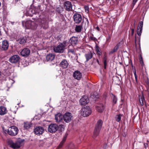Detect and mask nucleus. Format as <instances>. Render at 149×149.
I'll list each match as a JSON object with an SVG mask.
<instances>
[{
	"instance_id": "1",
	"label": "nucleus",
	"mask_w": 149,
	"mask_h": 149,
	"mask_svg": "<svg viewBox=\"0 0 149 149\" xmlns=\"http://www.w3.org/2000/svg\"><path fill=\"white\" fill-rule=\"evenodd\" d=\"M24 141V139H20L16 141L15 142L10 140L8 142L9 146L14 149H17L19 148L22 143Z\"/></svg>"
},
{
	"instance_id": "2",
	"label": "nucleus",
	"mask_w": 149,
	"mask_h": 149,
	"mask_svg": "<svg viewBox=\"0 0 149 149\" xmlns=\"http://www.w3.org/2000/svg\"><path fill=\"white\" fill-rule=\"evenodd\" d=\"M22 24L23 26L26 29H34L37 27V25L34 22L31 20L22 21Z\"/></svg>"
},
{
	"instance_id": "3",
	"label": "nucleus",
	"mask_w": 149,
	"mask_h": 149,
	"mask_svg": "<svg viewBox=\"0 0 149 149\" xmlns=\"http://www.w3.org/2000/svg\"><path fill=\"white\" fill-rule=\"evenodd\" d=\"M103 122H97L95 125L93 135V138H96L99 134L102 126Z\"/></svg>"
},
{
	"instance_id": "4",
	"label": "nucleus",
	"mask_w": 149,
	"mask_h": 149,
	"mask_svg": "<svg viewBox=\"0 0 149 149\" xmlns=\"http://www.w3.org/2000/svg\"><path fill=\"white\" fill-rule=\"evenodd\" d=\"M66 45V43L65 42L61 43L57 46L54 47V51L56 52H63L65 49Z\"/></svg>"
},
{
	"instance_id": "5",
	"label": "nucleus",
	"mask_w": 149,
	"mask_h": 149,
	"mask_svg": "<svg viewBox=\"0 0 149 149\" xmlns=\"http://www.w3.org/2000/svg\"><path fill=\"white\" fill-rule=\"evenodd\" d=\"M19 131L18 128L14 126H12L8 130V133L11 136L16 135Z\"/></svg>"
},
{
	"instance_id": "6",
	"label": "nucleus",
	"mask_w": 149,
	"mask_h": 149,
	"mask_svg": "<svg viewBox=\"0 0 149 149\" xmlns=\"http://www.w3.org/2000/svg\"><path fill=\"white\" fill-rule=\"evenodd\" d=\"M82 115L84 117L88 116L91 113L92 111L90 108L88 106H86L82 109Z\"/></svg>"
},
{
	"instance_id": "7",
	"label": "nucleus",
	"mask_w": 149,
	"mask_h": 149,
	"mask_svg": "<svg viewBox=\"0 0 149 149\" xmlns=\"http://www.w3.org/2000/svg\"><path fill=\"white\" fill-rule=\"evenodd\" d=\"M58 125L56 124H52L49 125L48 132L51 133H55L57 131Z\"/></svg>"
},
{
	"instance_id": "8",
	"label": "nucleus",
	"mask_w": 149,
	"mask_h": 149,
	"mask_svg": "<svg viewBox=\"0 0 149 149\" xmlns=\"http://www.w3.org/2000/svg\"><path fill=\"white\" fill-rule=\"evenodd\" d=\"M33 131L38 136H40L44 132L45 130L42 127L37 126L34 129Z\"/></svg>"
},
{
	"instance_id": "9",
	"label": "nucleus",
	"mask_w": 149,
	"mask_h": 149,
	"mask_svg": "<svg viewBox=\"0 0 149 149\" xmlns=\"http://www.w3.org/2000/svg\"><path fill=\"white\" fill-rule=\"evenodd\" d=\"M40 11V6L38 5V6H35L34 9L32 10V9H30L28 11L29 15L31 16L32 14H37L39 13Z\"/></svg>"
},
{
	"instance_id": "10",
	"label": "nucleus",
	"mask_w": 149,
	"mask_h": 149,
	"mask_svg": "<svg viewBox=\"0 0 149 149\" xmlns=\"http://www.w3.org/2000/svg\"><path fill=\"white\" fill-rule=\"evenodd\" d=\"M73 18L74 21L77 24L80 23L82 20L81 15L78 13L74 14L73 15Z\"/></svg>"
},
{
	"instance_id": "11",
	"label": "nucleus",
	"mask_w": 149,
	"mask_h": 149,
	"mask_svg": "<svg viewBox=\"0 0 149 149\" xmlns=\"http://www.w3.org/2000/svg\"><path fill=\"white\" fill-rule=\"evenodd\" d=\"M89 101L88 97L86 96H84L80 99V103L81 105H85Z\"/></svg>"
},
{
	"instance_id": "12",
	"label": "nucleus",
	"mask_w": 149,
	"mask_h": 149,
	"mask_svg": "<svg viewBox=\"0 0 149 149\" xmlns=\"http://www.w3.org/2000/svg\"><path fill=\"white\" fill-rule=\"evenodd\" d=\"M72 118V114L69 112H66L63 116V118L65 121H70Z\"/></svg>"
},
{
	"instance_id": "13",
	"label": "nucleus",
	"mask_w": 149,
	"mask_h": 149,
	"mask_svg": "<svg viewBox=\"0 0 149 149\" xmlns=\"http://www.w3.org/2000/svg\"><path fill=\"white\" fill-rule=\"evenodd\" d=\"M74 78L78 80H80L82 78V75L81 73L78 70L75 71L73 73Z\"/></svg>"
},
{
	"instance_id": "14",
	"label": "nucleus",
	"mask_w": 149,
	"mask_h": 149,
	"mask_svg": "<svg viewBox=\"0 0 149 149\" xmlns=\"http://www.w3.org/2000/svg\"><path fill=\"white\" fill-rule=\"evenodd\" d=\"M19 58L18 55H14L10 58L9 61L12 63H16L19 61Z\"/></svg>"
},
{
	"instance_id": "15",
	"label": "nucleus",
	"mask_w": 149,
	"mask_h": 149,
	"mask_svg": "<svg viewBox=\"0 0 149 149\" xmlns=\"http://www.w3.org/2000/svg\"><path fill=\"white\" fill-rule=\"evenodd\" d=\"M64 6L66 10L70 11L72 10V5L70 2L68 1L65 2L64 3Z\"/></svg>"
},
{
	"instance_id": "16",
	"label": "nucleus",
	"mask_w": 149,
	"mask_h": 149,
	"mask_svg": "<svg viewBox=\"0 0 149 149\" xmlns=\"http://www.w3.org/2000/svg\"><path fill=\"white\" fill-rule=\"evenodd\" d=\"M30 51L28 48H24L20 52L21 55L23 56L26 57L30 54Z\"/></svg>"
},
{
	"instance_id": "17",
	"label": "nucleus",
	"mask_w": 149,
	"mask_h": 149,
	"mask_svg": "<svg viewBox=\"0 0 149 149\" xmlns=\"http://www.w3.org/2000/svg\"><path fill=\"white\" fill-rule=\"evenodd\" d=\"M9 47L8 42L6 40H4L2 42L1 49L2 50L6 51L8 49Z\"/></svg>"
},
{
	"instance_id": "18",
	"label": "nucleus",
	"mask_w": 149,
	"mask_h": 149,
	"mask_svg": "<svg viewBox=\"0 0 149 149\" xmlns=\"http://www.w3.org/2000/svg\"><path fill=\"white\" fill-rule=\"evenodd\" d=\"M96 109L100 112H102L105 109L104 105L102 104H97L96 106Z\"/></svg>"
},
{
	"instance_id": "19",
	"label": "nucleus",
	"mask_w": 149,
	"mask_h": 149,
	"mask_svg": "<svg viewBox=\"0 0 149 149\" xmlns=\"http://www.w3.org/2000/svg\"><path fill=\"white\" fill-rule=\"evenodd\" d=\"M68 62L65 59H63L60 64V67L63 69L66 68L68 67Z\"/></svg>"
},
{
	"instance_id": "20",
	"label": "nucleus",
	"mask_w": 149,
	"mask_h": 149,
	"mask_svg": "<svg viewBox=\"0 0 149 149\" xmlns=\"http://www.w3.org/2000/svg\"><path fill=\"white\" fill-rule=\"evenodd\" d=\"M33 124L31 122H24V129L28 130L33 127Z\"/></svg>"
},
{
	"instance_id": "21",
	"label": "nucleus",
	"mask_w": 149,
	"mask_h": 149,
	"mask_svg": "<svg viewBox=\"0 0 149 149\" xmlns=\"http://www.w3.org/2000/svg\"><path fill=\"white\" fill-rule=\"evenodd\" d=\"M41 22L42 24V26L44 29H46L48 27V24L45 18L41 20Z\"/></svg>"
},
{
	"instance_id": "22",
	"label": "nucleus",
	"mask_w": 149,
	"mask_h": 149,
	"mask_svg": "<svg viewBox=\"0 0 149 149\" xmlns=\"http://www.w3.org/2000/svg\"><path fill=\"white\" fill-rule=\"evenodd\" d=\"M7 112L6 108L3 106L0 107V115H1L6 114Z\"/></svg>"
},
{
	"instance_id": "23",
	"label": "nucleus",
	"mask_w": 149,
	"mask_h": 149,
	"mask_svg": "<svg viewBox=\"0 0 149 149\" xmlns=\"http://www.w3.org/2000/svg\"><path fill=\"white\" fill-rule=\"evenodd\" d=\"M63 118V116L60 113L55 115V119L56 121H61Z\"/></svg>"
},
{
	"instance_id": "24",
	"label": "nucleus",
	"mask_w": 149,
	"mask_h": 149,
	"mask_svg": "<svg viewBox=\"0 0 149 149\" xmlns=\"http://www.w3.org/2000/svg\"><path fill=\"white\" fill-rule=\"evenodd\" d=\"M54 55L52 54H49L47 56L46 58L47 61H52L54 59Z\"/></svg>"
},
{
	"instance_id": "25",
	"label": "nucleus",
	"mask_w": 149,
	"mask_h": 149,
	"mask_svg": "<svg viewBox=\"0 0 149 149\" xmlns=\"http://www.w3.org/2000/svg\"><path fill=\"white\" fill-rule=\"evenodd\" d=\"M85 56L86 59V61H88L92 58L93 56V54L91 52H89L88 53L85 54Z\"/></svg>"
},
{
	"instance_id": "26",
	"label": "nucleus",
	"mask_w": 149,
	"mask_h": 149,
	"mask_svg": "<svg viewBox=\"0 0 149 149\" xmlns=\"http://www.w3.org/2000/svg\"><path fill=\"white\" fill-rule=\"evenodd\" d=\"M78 40L77 38L75 37H72L70 39V42L72 45H75L77 44Z\"/></svg>"
},
{
	"instance_id": "27",
	"label": "nucleus",
	"mask_w": 149,
	"mask_h": 149,
	"mask_svg": "<svg viewBox=\"0 0 149 149\" xmlns=\"http://www.w3.org/2000/svg\"><path fill=\"white\" fill-rule=\"evenodd\" d=\"M120 43H118L114 47L113 49H112L110 52V54H113L115 52H116L119 48V44Z\"/></svg>"
},
{
	"instance_id": "28",
	"label": "nucleus",
	"mask_w": 149,
	"mask_h": 149,
	"mask_svg": "<svg viewBox=\"0 0 149 149\" xmlns=\"http://www.w3.org/2000/svg\"><path fill=\"white\" fill-rule=\"evenodd\" d=\"M26 39L25 37H20L18 40L19 43L20 44H22L26 42Z\"/></svg>"
},
{
	"instance_id": "29",
	"label": "nucleus",
	"mask_w": 149,
	"mask_h": 149,
	"mask_svg": "<svg viewBox=\"0 0 149 149\" xmlns=\"http://www.w3.org/2000/svg\"><path fill=\"white\" fill-rule=\"evenodd\" d=\"M82 26L81 25H76L75 29V31L77 32H80L82 30Z\"/></svg>"
},
{
	"instance_id": "30",
	"label": "nucleus",
	"mask_w": 149,
	"mask_h": 149,
	"mask_svg": "<svg viewBox=\"0 0 149 149\" xmlns=\"http://www.w3.org/2000/svg\"><path fill=\"white\" fill-rule=\"evenodd\" d=\"M139 101L141 106H143L145 103L144 99L143 96H139Z\"/></svg>"
},
{
	"instance_id": "31",
	"label": "nucleus",
	"mask_w": 149,
	"mask_h": 149,
	"mask_svg": "<svg viewBox=\"0 0 149 149\" xmlns=\"http://www.w3.org/2000/svg\"><path fill=\"white\" fill-rule=\"evenodd\" d=\"M124 117V116L122 115L119 114L116 116V119L117 121H120V120H123Z\"/></svg>"
},
{
	"instance_id": "32",
	"label": "nucleus",
	"mask_w": 149,
	"mask_h": 149,
	"mask_svg": "<svg viewBox=\"0 0 149 149\" xmlns=\"http://www.w3.org/2000/svg\"><path fill=\"white\" fill-rule=\"evenodd\" d=\"M64 125H59V126L58 125V128L57 131L58 130L60 132H62L64 130Z\"/></svg>"
},
{
	"instance_id": "33",
	"label": "nucleus",
	"mask_w": 149,
	"mask_h": 149,
	"mask_svg": "<svg viewBox=\"0 0 149 149\" xmlns=\"http://www.w3.org/2000/svg\"><path fill=\"white\" fill-rule=\"evenodd\" d=\"M41 117V115L40 114H38L35 116L33 118L32 120H40Z\"/></svg>"
},
{
	"instance_id": "34",
	"label": "nucleus",
	"mask_w": 149,
	"mask_h": 149,
	"mask_svg": "<svg viewBox=\"0 0 149 149\" xmlns=\"http://www.w3.org/2000/svg\"><path fill=\"white\" fill-rule=\"evenodd\" d=\"M142 29L138 28L137 34L139 36H140L142 32Z\"/></svg>"
},
{
	"instance_id": "35",
	"label": "nucleus",
	"mask_w": 149,
	"mask_h": 149,
	"mask_svg": "<svg viewBox=\"0 0 149 149\" xmlns=\"http://www.w3.org/2000/svg\"><path fill=\"white\" fill-rule=\"evenodd\" d=\"M68 134L67 133H66L65 135L64 136L63 139L61 141L64 143L65 141L67 138V137L68 135Z\"/></svg>"
},
{
	"instance_id": "36",
	"label": "nucleus",
	"mask_w": 149,
	"mask_h": 149,
	"mask_svg": "<svg viewBox=\"0 0 149 149\" xmlns=\"http://www.w3.org/2000/svg\"><path fill=\"white\" fill-rule=\"evenodd\" d=\"M112 98L113 99V102L114 103H116L117 101V98L113 94H112Z\"/></svg>"
},
{
	"instance_id": "37",
	"label": "nucleus",
	"mask_w": 149,
	"mask_h": 149,
	"mask_svg": "<svg viewBox=\"0 0 149 149\" xmlns=\"http://www.w3.org/2000/svg\"><path fill=\"white\" fill-rule=\"evenodd\" d=\"M143 23L142 21H141L139 22V25L138 26V28L139 27L140 29H142L143 26Z\"/></svg>"
},
{
	"instance_id": "38",
	"label": "nucleus",
	"mask_w": 149,
	"mask_h": 149,
	"mask_svg": "<svg viewBox=\"0 0 149 149\" xmlns=\"http://www.w3.org/2000/svg\"><path fill=\"white\" fill-rule=\"evenodd\" d=\"M68 52L69 53H70L73 54H75L74 50L73 49H69Z\"/></svg>"
},
{
	"instance_id": "39",
	"label": "nucleus",
	"mask_w": 149,
	"mask_h": 149,
	"mask_svg": "<svg viewBox=\"0 0 149 149\" xmlns=\"http://www.w3.org/2000/svg\"><path fill=\"white\" fill-rule=\"evenodd\" d=\"M96 51L97 53V54L98 55L100 56L101 55V54H102L101 52H100V49L99 47L97 48L96 49Z\"/></svg>"
},
{
	"instance_id": "40",
	"label": "nucleus",
	"mask_w": 149,
	"mask_h": 149,
	"mask_svg": "<svg viewBox=\"0 0 149 149\" xmlns=\"http://www.w3.org/2000/svg\"><path fill=\"white\" fill-rule=\"evenodd\" d=\"M64 143L62 142V141H61V142L60 143L59 145L58 146V148H61L63 145Z\"/></svg>"
},
{
	"instance_id": "41",
	"label": "nucleus",
	"mask_w": 149,
	"mask_h": 149,
	"mask_svg": "<svg viewBox=\"0 0 149 149\" xmlns=\"http://www.w3.org/2000/svg\"><path fill=\"white\" fill-rule=\"evenodd\" d=\"M134 76H135V79H136V81H137V76L136 74V71L135 70L134 71Z\"/></svg>"
},
{
	"instance_id": "42",
	"label": "nucleus",
	"mask_w": 149,
	"mask_h": 149,
	"mask_svg": "<svg viewBox=\"0 0 149 149\" xmlns=\"http://www.w3.org/2000/svg\"><path fill=\"white\" fill-rule=\"evenodd\" d=\"M90 38L91 40H93L94 41H96L97 40V39L93 37V36H90Z\"/></svg>"
},
{
	"instance_id": "43",
	"label": "nucleus",
	"mask_w": 149,
	"mask_h": 149,
	"mask_svg": "<svg viewBox=\"0 0 149 149\" xmlns=\"http://www.w3.org/2000/svg\"><path fill=\"white\" fill-rule=\"evenodd\" d=\"M84 9L86 12H88L89 11V8L88 6H84Z\"/></svg>"
},
{
	"instance_id": "44",
	"label": "nucleus",
	"mask_w": 149,
	"mask_h": 149,
	"mask_svg": "<svg viewBox=\"0 0 149 149\" xmlns=\"http://www.w3.org/2000/svg\"><path fill=\"white\" fill-rule=\"evenodd\" d=\"M131 29V34L132 36H133L134 34V29H133V28H130Z\"/></svg>"
},
{
	"instance_id": "45",
	"label": "nucleus",
	"mask_w": 149,
	"mask_h": 149,
	"mask_svg": "<svg viewBox=\"0 0 149 149\" xmlns=\"http://www.w3.org/2000/svg\"><path fill=\"white\" fill-rule=\"evenodd\" d=\"M138 0H133V1L132 4L134 5Z\"/></svg>"
},
{
	"instance_id": "46",
	"label": "nucleus",
	"mask_w": 149,
	"mask_h": 149,
	"mask_svg": "<svg viewBox=\"0 0 149 149\" xmlns=\"http://www.w3.org/2000/svg\"><path fill=\"white\" fill-rule=\"evenodd\" d=\"M104 60H107V56L106 54H104L103 56Z\"/></svg>"
},
{
	"instance_id": "47",
	"label": "nucleus",
	"mask_w": 149,
	"mask_h": 149,
	"mask_svg": "<svg viewBox=\"0 0 149 149\" xmlns=\"http://www.w3.org/2000/svg\"><path fill=\"white\" fill-rule=\"evenodd\" d=\"M139 59L140 61H143L142 57L141 55H140Z\"/></svg>"
},
{
	"instance_id": "48",
	"label": "nucleus",
	"mask_w": 149,
	"mask_h": 149,
	"mask_svg": "<svg viewBox=\"0 0 149 149\" xmlns=\"http://www.w3.org/2000/svg\"><path fill=\"white\" fill-rule=\"evenodd\" d=\"M144 147L146 148L148 146V143H144Z\"/></svg>"
},
{
	"instance_id": "49",
	"label": "nucleus",
	"mask_w": 149,
	"mask_h": 149,
	"mask_svg": "<svg viewBox=\"0 0 149 149\" xmlns=\"http://www.w3.org/2000/svg\"><path fill=\"white\" fill-rule=\"evenodd\" d=\"M104 66H107V60H104Z\"/></svg>"
},
{
	"instance_id": "50",
	"label": "nucleus",
	"mask_w": 149,
	"mask_h": 149,
	"mask_svg": "<svg viewBox=\"0 0 149 149\" xmlns=\"http://www.w3.org/2000/svg\"><path fill=\"white\" fill-rule=\"evenodd\" d=\"M85 19L86 20V23H87V24H88V19L85 18Z\"/></svg>"
},
{
	"instance_id": "51",
	"label": "nucleus",
	"mask_w": 149,
	"mask_h": 149,
	"mask_svg": "<svg viewBox=\"0 0 149 149\" xmlns=\"http://www.w3.org/2000/svg\"><path fill=\"white\" fill-rule=\"evenodd\" d=\"M140 63L141 65H143V61H140Z\"/></svg>"
},
{
	"instance_id": "52",
	"label": "nucleus",
	"mask_w": 149,
	"mask_h": 149,
	"mask_svg": "<svg viewBox=\"0 0 149 149\" xmlns=\"http://www.w3.org/2000/svg\"><path fill=\"white\" fill-rule=\"evenodd\" d=\"M96 29H97L98 31H100V28H99V27H98V26H97V27H96Z\"/></svg>"
},
{
	"instance_id": "53",
	"label": "nucleus",
	"mask_w": 149,
	"mask_h": 149,
	"mask_svg": "<svg viewBox=\"0 0 149 149\" xmlns=\"http://www.w3.org/2000/svg\"><path fill=\"white\" fill-rule=\"evenodd\" d=\"M109 38H107V39H106V41H107L108 42H109Z\"/></svg>"
},
{
	"instance_id": "54",
	"label": "nucleus",
	"mask_w": 149,
	"mask_h": 149,
	"mask_svg": "<svg viewBox=\"0 0 149 149\" xmlns=\"http://www.w3.org/2000/svg\"><path fill=\"white\" fill-rule=\"evenodd\" d=\"M107 145V144H106L105 145H104V148H106Z\"/></svg>"
},
{
	"instance_id": "55",
	"label": "nucleus",
	"mask_w": 149,
	"mask_h": 149,
	"mask_svg": "<svg viewBox=\"0 0 149 149\" xmlns=\"http://www.w3.org/2000/svg\"><path fill=\"white\" fill-rule=\"evenodd\" d=\"M136 35L135 34V43H136Z\"/></svg>"
},
{
	"instance_id": "56",
	"label": "nucleus",
	"mask_w": 149,
	"mask_h": 149,
	"mask_svg": "<svg viewBox=\"0 0 149 149\" xmlns=\"http://www.w3.org/2000/svg\"><path fill=\"white\" fill-rule=\"evenodd\" d=\"M97 62L98 63V64H99V62L98 59H97Z\"/></svg>"
},
{
	"instance_id": "57",
	"label": "nucleus",
	"mask_w": 149,
	"mask_h": 149,
	"mask_svg": "<svg viewBox=\"0 0 149 149\" xmlns=\"http://www.w3.org/2000/svg\"><path fill=\"white\" fill-rule=\"evenodd\" d=\"M99 97V95H97L96 96V98H98Z\"/></svg>"
},
{
	"instance_id": "58",
	"label": "nucleus",
	"mask_w": 149,
	"mask_h": 149,
	"mask_svg": "<svg viewBox=\"0 0 149 149\" xmlns=\"http://www.w3.org/2000/svg\"><path fill=\"white\" fill-rule=\"evenodd\" d=\"M106 66H105L104 65V68H106Z\"/></svg>"
},
{
	"instance_id": "59",
	"label": "nucleus",
	"mask_w": 149,
	"mask_h": 149,
	"mask_svg": "<svg viewBox=\"0 0 149 149\" xmlns=\"http://www.w3.org/2000/svg\"><path fill=\"white\" fill-rule=\"evenodd\" d=\"M98 121H102V120H99Z\"/></svg>"
},
{
	"instance_id": "60",
	"label": "nucleus",
	"mask_w": 149,
	"mask_h": 149,
	"mask_svg": "<svg viewBox=\"0 0 149 149\" xmlns=\"http://www.w3.org/2000/svg\"><path fill=\"white\" fill-rule=\"evenodd\" d=\"M67 122V123H68L69 122L67 121V122Z\"/></svg>"
}]
</instances>
